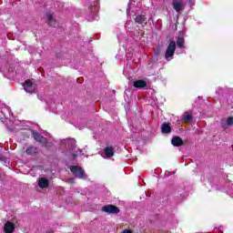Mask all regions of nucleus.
I'll return each mask as SVG.
<instances>
[{
	"mask_svg": "<svg viewBox=\"0 0 233 233\" xmlns=\"http://www.w3.org/2000/svg\"><path fill=\"white\" fill-rule=\"evenodd\" d=\"M69 170L75 177H77L78 179H88V175H86V173H85V169L79 166H70Z\"/></svg>",
	"mask_w": 233,
	"mask_h": 233,
	"instance_id": "f257e3e1",
	"label": "nucleus"
},
{
	"mask_svg": "<svg viewBox=\"0 0 233 233\" xmlns=\"http://www.w3.org/2000/svg\"><path fill=\"white\" fill-rule=\"evenodd\" d=\"M31 134H32V137H34V139L35 141H37V143H40V145H44L45 147H46L48 145V139L43 136H41V134H39V132L35 131V130H31Z\"/></svg>",
	"mask_w": 233,
	"mask_h": 233,
	"instance_id": "f03ea898",
	"label": "nucleus"
},
{
	"mask_svg": "<svg viewBox=\"0 0 233 233\" xmlns=\"http://www.w3.org/2000/svg\"><path fill=\"white\" fill-rule=\"evenodd\" d=\"M176 53V42L170 41L165 54L166 59H170V57H174V54Z\"/></svg>",
	"mask_w": 233,
	"mask_h": 233,
	"instance_id": "7ed1b4c3",
	"label": "nucleus"
},
{
	"mask_svg": "<svg viewBox=\"0 0 233 233\" xmlns=\"http://www.w3.org/2000/svg\"><path fill=\"white\" fill-rule=\"evenodd\" d=\"M23 87L27 94H34L35 92V86H34V82H32V80H25L23 84Z\"/></svg>",
	"mask_w": 233,
	"mask_h": 233,
	"instance_id": "20e7f679",
	"label": "nucleus"
},
{
	"mask_svg": "<svg viewBox=\"0 0 233 233\" xmlns=\"http://www.w3.org/2000/svg\"><path fill=\"white\" fill-rule=\"evenodd\" d=\"M102 212H106V214H119V208L112 204L106 205L102 208Z\"/></svg>",
	"mask_w": 233,
	"mask_h": 233,
	"instance_id": "39448f33",
	"label": "nucleus"
},
{
	"mask_svg": "<svg viewBox=\"0 0 233 233\" xmlns=\"http://www.w3.org/2000/svg\"><path fill=\"white\" fill-rule=\"evenodd\" d=\"M3 232L4 233H14V232H15V224H14L11 221L5 222L4 224Z\"/></svg>",
	"mask_w": 233,
	"mask_h": 233,
	"instance_id": "423d86ee",
	"label": "nucleus"
},
{
	"mask_svg": "<svg viewBox=\"0 0 233 233\" xmlns=\"http://www.w3.org/2000/svg\"><path fill=\"white\" fill-rule=\"evenodd\" d=\"M25 154L26 156H32V157L36 156L39 154V147L35 146H29L25 149Z\"/></svg>",
	"mask_w": 233,
	"mask_h": 233,
	"instance_id": "0eeeda50",
	"label": "nucleus"
},
{
	"mask_svg": "<svg viewBox=\"0 0 233 233\" xmlns=\"http://www.w3.org/2000/svg\"><path fill=\"white\" fill-rule=\"evenodd\" d=\"M46 17L47 19L48 26H53L55 28V26L56 25V19H54V13L47 12L46 14Z\"/></svg>",
	"mask_w": 233,
	"mask_h": 233,
	"instance_id": "6e6552de",
	"label": "nucleus"
},
{
	"mask_svg": "<svg viewBox=\"0 0 233 233\" xmlns=\"http://www.w3.org/2000/svg\"><path fill=\"white\" fill-rule=\"evenodd\" d=\"M171 144L173 147H183V145H185L183 138L180 137H173L171 139Z\"/></svg>",
	"mask_w": 233,
	"mask_h": 233,
	"instance_id": "1a4fd4ad",
	"label": "nucleus"
},
{
	"mask_svg": "<svg viewBox=\"0 0 233 233\" xmlns=\"http://www.w3.org/2000/svg\"><path fill=\"white\" fill-rule=\"evenodd\" d=\"M38 187L39 188H48L50 187V182L46 177H41L38 180Z\"/></svg>",
	"mask_w": 233,
	"mask_h": 233,
	"instance_id": "9d476101",
	"label": "nucleus"
},
{
	"mask_svg": "<svg viewBox=\"0 0 233 233\" xmlns=\"http://www.w3.org/2000/svg\"><path fill=\"white\" fill-rule=\"evenodd\" d=\"M104 152H105L106 157L110 158V157H114V154L116 151L114 150V147L109 146L105 147Z\"/></svg>",
	"mask_w": 233,
	"mask_h": 233,
	"instance_id": "9b49d317",
	"label": "nucleus"
},
{
	"mask_svg": "<svg viewBox=\"0 0 233 233\" xmlns=\"http://www.w3.org/2000/svg\"><path fill=\"white\" fill-rule=\"evenodd\" d=\"M136 23H137V25H147V16L143 15H138L136 16L135 18Z\"/></svg>",
	"mask_w": 233,
	"mask_h": 233,
	"instance_id": "f8f14e48",
	"label": "nucleus"
},
{
	"mask_svg": "<svg viewBox=\"0 0 233 233\" xmlns=\"http://www.w3.org/2000/svg\"><path fill=\"white\" fill-rule=\"evenodd\" d=\"M134 88H139L140 90L146 88L147 81L145 80H137L133 83Z\"/></svg>",
	"mask_w": 233,
	"mask_h": 233,
	"instance_id": "ddd939ff",
	"label": "nucleus"
},
{
	"mask_svg": "<svg viewBox=\"0 0 233 233\" xmlns=\"http://www.w3.org/2000/svg\"><path fill=\"white\" fill-rule=\"evenodd\" d=\"M162 134H170L172 132V127H170V123H164L161 126Z\"/></svg>",
	"mask_w": 233,
	"mask_h": 233,
	"instance_id": "4468645a",
	"label": "nucleus"
},
{
	"mask_svg": "<svg viewBox=\"0 0 233 233\" xmlns=\"http://www.w3.org/2000/svg\"><path fill=\"white\" fill-rule=\"evenodd\" d=\"M193 119V116H192V112L190 111H187L184 116H183V121L184 123H190V121H192Z\"/></svg>",
	"mask_w": 233,
	"mask_h": 233,
	"instance_id": "2eb2a0df",
	"label": "nucleus"
},
{
	"mask_svg": "<svg viewBox=\"0 0 233 233\" xmlns=\"http://www.w3.org/2000/svg\"><path fill=\"white\" fill-rule=\"evenodd\" d=\"M173 8H174V10H176V12L177 14H179L181 12V10H183V4H181L180 2H177V1H174Z\"/></svg>",
	"mask_w": 233,
	"mask_h": 233,
	"instance_id": "dca6fc26",
	"label": "nucleus"
},
{
	"mask_svg": "<svg viewBox=\"0 0 233 233\" xmlns=\"http://www.w3.org/2000/svg\"><path fill=\"white\" fill-rule=\"evenodd\" d=\"M177 46H178V48H184L185 47V38H183L182 36H178L177 39Z\"/></svg>",
	"mask_w": 233,
	"mask_h": 233,
	"instance_id": "f3484780",
	"label": "nucleus"
},
{
	"mask_svg": "<svg viewBox=\"0 0 233 233\" xmlns=\"http://www.w3.org/2000/svg\"><path fill=\"white\" fill-rule=\"evenodd\" d=\"M227 125H228V127H232V125H233V116L228 117V119H227Z\"/></svg>",
	"mask_w": 233,
	"mask_h": 233,
	"instance_id": "a211bd4d",
	"label": "nucleus"
},
{
	"mask_svg": "<svg viewBox=\"0 0 233 233\" xmlns=\"http://www.w3.org/2000/svg\"><path fill=\"white\" fill-rule=\"evenodd\" d=\"M67 183H69L70 185H74L75 183L74 178H68Z\"/></svg>",
	"mask_w": 233,
	"mask_h": 233,
	"instance_id": "6ab92c4d",
	"label": "nucleus"
},
{
	"mask_svg": "<svg viewBox=\"0 0 233 233\" xmlns=\"http://www.w3.org/2000/svg\"><path fill=\"white\" fill-rule=\"evenodd\" d=\"M122 233H132V230H130V229H125Z\"/></svg>",
	"mask_w": 233,
	"mask_h": 233,
	"instance_id": "aec40b11",
	"label": "nucleus"
},
{
	"mask_svg": "<svg viewBox=\"0 0 233 233\" xmlns=\"http://www.w3.org/2000/svg\"><path fill=\"white\" fill-rule=\"evenodd\" d=\"M0 161H5V157L0 155Z\"/></svg>",
	"mask_w": 233,
	"mask_h": 233,
	"instance_id": "412c9836",
	"label": "nucleus"
},
{
	"mask_svg": "<svg viewBox=\"0 0 233 233\" xmlns=\"http://www.w3.org/2000/svg\"><path fill=\"white\" fill-rule=\"evenodd\" d=\"M46 233H54V230L46 231Z\"/></svg>",
	"mask_w": 233,
	"mask_h": 233,
	"instance_id": "4be33fe9",
	"label": "nucleus"
},
{
	"mask_svg": "<svg viewBox=\"0 0 233 233\" xmlns=\"http://www.w3.org/2000/svg\"><path fill=\"white\" fill-rule=\"evenodd\" d=\"M97 7H96V5L95 6V9H96Z\"/></svg>",
	"mask_w": 233,
	"mask_h": 233,
	"instance_id": "5701e85b",
	"label": "nucleus"
}]
</instances>
